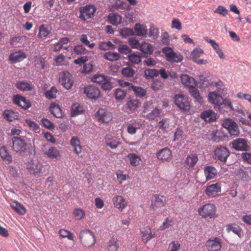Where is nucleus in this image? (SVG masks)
Returning a JSON list of instances; mask_svg holds the SVG:
<instances>
[{
    "label": "nucleus",
    "instance_id": "nucleus-1",
    "mask_svg": "<svg viewBox=\"0 0 251 251\" xmlns=\"http://www.w3.org/2000/svg\"><path fill=\"white\" fill-rule=\"evenodd\" d=\"M79 239L80 244L85 248H91L96 243V237L94 233L88 229L80 231L79 234Z\"/></svg>",
    "mask_w": 251,
    "mask_h": 251
},
{
    "label": "nucleus",
    "instance_id": "nucleus-2",
    "mask_svg": "<svg viewBox=\"0 0 251 251\" xmlns=\"http://www.w3.org/2000/svg\"><path fill=\"white\" fill-rule=\"evenodd\" d=\"M198 212L200 216L204 219H212L217 217L216 207L210 203H207L199 207Z\"/></svg>",
    "mask_w": 251,
    "mask_h": 251
},
{
    "label": "nucleus",
    "instance_id": "nucleus-3",
    "mask_svg": "<svg viewBox=\"0 0 251 251\" xmlns=\"http://www.w3.org/2000/svg\"><path fill=\"white\" fill-rule=\"evenodd\" d=\"M96 11V8L94 5L91 4L81 6L79 8V18L82 21H86L87 19L92 18Z\"/></svg>",
    "mask_w": 251,
    "mask_h": 251
},
{
    "label": "nucleus",
    "instance_id": "nucleus-4",
    "mask_svg": "<svg viewBox=\"0 0 251 251\" xmlns=\"http://www.w3.org/2000/svg\"><path fill=\"white\" fill-rule=\"evenodd\" d=\"M223 126L227 129L231 135L237 136L239 134V130L236 122L230 118H226L222 121Z\"/></svg>",
    "mask_w": 251,
    "mask_h": 251
},
{
    "label": "nucleus",
    "instance_id": "nucleus-5",
    "mask_svg": "<svg viewBox=\"0 0 251 251\" xmlns=\"http://www.w3.org/2000/svg\"><path fill=\"white\" fill-rule=\"evenodd\" d=\"M59 81L67 90L70 89L74 84L73 76L68 71H63L59 74Z\"/></svg>",
    "mask_w": 251,
    "mask_h": 251
},
{
    "label": "nucleus",
    "instance_id": "nucleus-6",
    "mask_svg": "<svg viewBox=\"0 0 251 251\" xmlns=\"http://www.w3.org/2000/svg\"><path fill=\"white\" fill-rule=\"evenodd\" d=\"M174 102L179 109L187 111L190 108V103L188 97L183 94L175 95Z\"/></svg>",
    "mask_w": 251,
    "mask_h": 251
},
{
    "label": "nucleus",
    "instance_id": "nucleus-7",
    "mask_svg": "<svg viewBox=\"0 0 251 251\" xmlns=\"http://www.w3.org/2000/svg\"><path fill=\"white\" fill-rule=\"evenodd\" d=\"M155 154L157 159L162 163L169 162L173 157L172 151L167 147L158 150Z\"/></svg>",
    "mask_w": 251,
    "mask_h": 251
},
{
    "label": "nucleus",
    "instance_id": "nucleus-8",
    "mask_svg": "<svg viewBox=\"0 0 251 251\" xmlns=\"http://www.w3.org/2000/svg\"><path fill=\"white\" fill-rule=\"evenodd\" d=\"M222 244L220 238L212 237L206 242L205 247L207 251H219L221 249Z\"/></svg>",
    "mask_w": 251,
    "mask_h": 251
},
{
    "label": "nucleus",
    "instance_id": "nucleus-9",
    "mask_svg": "<svg viewBox=\"0 0 251 251\" xmlns=\"http://www.w3.org/2000/svg\"><path fill=\"white\" fill-rule=\"evenodd\" d=\"M229 154L230 151L227 148L224 146H220L215 149L213 157L215 159L226 162Z\"/></svg>",
    "mask_w": 251,
    "mask_h": 251
},
{
    "label": "nucleus",
    "instance_id": "nucleus-10",
    "mask_svg": "<svg viewBox=\"0 0 251 251\" xmlns=\"http://www.w3.org/2000/svg\"><path fill=\"white\" fill-rule=\"evenodd\" d=\"M162 50L163 52L165 54L168 61L172 63H178L182 60V56L175 53L170 48H164Z\"/></svg>",
    "mask_w": 251,
    "mask_h": 251
},
{
    "label": "nucleus",
    "instance_id": "nucleus-11",
    "mask_svg": "<svg viewBox=\"0 0 251 251\" xmlns=\"http://www.w3.org/2000/svg\"><path fill=\"white\" fill-rule=\"evenodd\" d=\"M222 183L218 182L208 185L204 190L205 194L209 197H214L219 195L221 192Z\"/></svg>",
    "mask_w": 251,
    "mask_h": 251
},
{
    "label": "nucleus",
    "instance_id": "nucleus-12",
    "mask_svg": "<svg viewBox=\"0 0 251 251\" xmlns=\"http://www.w3.org/2000/svg\"><path fill=\"white\" fill-rule=\"evenodd\" d=\"M84 93L89 99L96 100L100 97V91L94 85H89L84 88Z\"/></svg>",
    "mask_w": 251,
    "mask_h": 251
},
{
    "label": "nucleus",
    "instance_id": "nucleus-13",
    "mask_svg": "<svg viewBox=\"0 0 251 251\" xmlns=\"http://www.w3.org/2000/svg\"><path fill=\"white\" fill-rule=\"evenodd\" d=\"M96 116L99 122L108 123L112 119V114L104 109H99L96 113Z\"/></svg>",
    "mask_w": 251,
    "mask_h": 251
},
{
    "label": "nucleus",
    "instance_id": "nucleus-14",
    "mask_svg": "<svg viewBox=\"0 0 251 251\" xmlns=\"http://www.w3.org/2000/svg\"><path fill=\"white\" fill-rule=\"evenodd\" d=\"M13 149L17 152H21L25 150L26 144L21 137L14 136L12 139Z\"/></svg>",
    "mask_w": 251,
    "mask_h": 251
},
{
    "label": "nucleus",
    "instance_id": "nucleus-15",
    "mask_svg": "<svg viewBox=\"0 0 251 251\" xmlns=\"http://www.w3.org/2000/svg\"><path fill=\"white\" fill-rule=\"evenodd\" d=\"M141 239L144 244H147L149 241L156 237L154 230L147 226L141 230Z\"/></svg>",
    "mask_w": 251,
    "mask_h": 251
},
{
    "label": "nucleus",
    "instance_id": "nucleus-16",
    "mask_svg": "<svg viewBox=\"0 0 251 251\" xmlns=\"http://www.w3.org/2000/svg\"><path fill=\"white\" fill-rule=\"evenodd\" d=\"M166 201V199L164 196L155 195L151 201V207L154 210L163 207L165 206Z\"/></svg>",
    "mask_w": 251,
    "mask_h": 251
},
{
    "label": "nucleus",
    "instance_id": "nucleus-17",
    "mask_svg": "<svg viewBox=\"0 0 251 251\" xmlns=\"http://www.w3.org/2000/svg\"><path fill=\"white\" fill-rule=\"evenodd\" d=\"M232 148L237 151H245L249 149L247 141L243 138H238L232 142Z\"/></svg>",
    "mask_w": 251,
    "mask_h": 251
},
{
    "label": "nucleus",
    "instance_id": "nucleus-18",
    "mask_svg": "<svg viewBox=\"0 0 251 251\" xmlns=\"http://www.w3.org/2000/svg\"><path fill=\"white\" fill-rule=\"evenodd\" d=\"M42 168L43 165L39 162L31 160L27 169L30 174L37 175L42 172Z\"/></svg>",
    "mask_w": 251,
    "mask_h": 251
},
{
    "label": "nucleus",
    "instance_id": "nucleus-19",
    "mask_svg": "<svg viewBox=\"0 0 251 251\" xmlns=\"http://www.w3.org/2000/svg\"><path fill=\"white\" fill-rule=\"evenodd\" d=\"M112 202L114 207L122 211L127 205L126 200L120 195H116L112 198Z\"/></svg>",
    "mask_w": 251,
    "mask_h": 251
},
{
    "label": "nucleus",
    "instance_id": "nucleus-20",
    "mask_svg": "<svg viewBox=\"0 0 251 251\" xmlns=\"http://www.w3.org/2000/svg\"><path fill=\"white\" fill-rule=\"evenodd\" d=\"M105 143L107 147L113 150L117 149L121 144L119 139L111 135L105 136Z\"/></svg>",
    "mask_w": 251,
    "mask_h": 251
},
{
    "label": "nucleus",
    "instance_id": "nucleus-21",
    "mask_svg": "<svg viewBox=\"0 0 251 251\" xmlns=\"http://www.w3.org/2000/svg\"><path fill=\"white\" fill-rule=\"evenodd\" d=\"M14 103L21 106L24 109H27L31 107V104L29 100L24 97L17 95L14 98Z\"/></svg>",
    "mask_w": 251,
    "mask_h": 251
},
{
    "label": "nucleus",
    "instance_id": "nucleus-22",
    "mask_svg": "<svg viewBox=\"0 0 251 251\" xmlns=\"http://www.w3.org/2000/svg\"><path fill=\"white\" fill-rule=\"evenodd\" d=\"M208 100L211 104L220 106L223 104V98L221 95L218 94L216 92H211L208 94Z\"/></svg>",
    "mask_w": 251,
    "mask_h": 251
},
{
    "label": "nucleus",
    "instance_id": "nucleus-23",
    "mask_svg": "<svg viewBox=\"0 0 251 251\" xmlns=\"http://www.w3.org/2000/svg\"><path fill=\"white\" fill-rule=\"evenodd\" d=\"M43 151L48 157L51 159H57L60 156V151L54 147L45 148Z\"/></svg>",
    "mask_w": 251,
    "mask_h": 251
},
{
    "label": "nucleus",
    "instance_id": "nucleus-24",
    "mask_svg": "<svg viewBox=\"0 0 251 251\" xmlns=\"http://www.w3.org/2000/svg\"><path fill=\"white\" fill-rule=\"evenodd\" d=\"M26 58V54L22 51L11 53L9 57V60L12 63H16L23 61Z\"/></svg>",
    "mask_w": 251,
    "mask_h": 251
},
{
    "label": "nucleus",
    "instance_id": "nucleus-25",
    "mask_svg": "<svg viewBox=\"0 0 251 251\" xmlns=\"http://www.w3.org/2000/svg\"><path fill=\"white\" fill-rule=\"evenodd\" d=\"M204 173L207 180L215 178L217 175V170L212 166H208L204 168Z\"/></svg>",
    "mask_w": 251,
    "mask_h": 251
},
{
    "label": "nucleus",
    "instance_id": "nucleus-26",
    "mask_svg": "<svg viewBox=\"0 0 251 251\" xmlns=\"http://www.w3.org/2000/svg\"><path fill=\"white\" fill-rule=\"evenodd\" d=\"M201 118L205 122H212L216 120V114L211 110H207L201 114Z\"/></svg>",
    "mask_w": 251,
    "mask_h": 251
},
{
    "label": "nucleus",
    "instance_id": "nucleus-27",
    "mask_svg": "<svg viewBox=\"0 0 251 251\" xmlns=\"http://www.w3.org/2000/svg\"><path fill=\"white\" fill-rule=\"evenodd\" d=\"M180 78L181 83L189 88L193 86H195L197 84V82L195 79L187 75H182Z\"/></svg>",
    "mask_w": 251,
    "mask_h": 251
},
{
    "label": "nucleus",
    "instance_id": "nucleus-28",
    "mask_svg": "<svg viewBox=\"0 0 251 251\" xmlns=\"http://www.w3.org/2000/svg\"><path fill=\"white\" fill-rule=\"evenodd\" d=\"M50 113L56 118H62L63 117V113L60 106L56 103H52L50 107Z\"/></svg>",
    "mask_w": 251,
    "mask_h": 251
},
{
    "label": "nucleus",
    "instance_id": "nucleus-29",
    "mask_svg": "<svg viewBox=\"0 0 251 251\" xmlns=\"http://www.w3.org/2000/svg\"><path fill=\"white\" fill-rule=\"evenodd\" d=\"M126 158L130 164L133 167L139 165L141 161L140 157L135 153H130L127 155Z\"/></svg>",
    "mask_w": 251,
    "mask_h": 251
},
{
    "label": "nucleus",
    "instance_id": "nucleus-30",
    "mask_svg": "<svg viewBox=\"0 0 251 251\" xmlns=\"http://www.w3.org/2000/svg\"><path fill=\"white\" fill-rule=\"evenodd\" d=\"M70 143L71 146L74 148V152L77 154H79L82 151V147L80 145V140L78 137L76 136H73L71 141Z\"/></svg>",
    "mask_w": 251,
    "mask_h": 251
},
{
    "label": "nucleus",
    "instance_id": "nucleus-31",
    "mask_svg": "<svg viewBox=\"0 0 251 251\" xmlns=\"http://www.w3.org/2000/svg\"><path fill=\"white\" fill-rule=\"evenodd\" d=\"M198 161V156L196 153H191L188 155L186 160L185 164L189 168H193Z\"/></svg>",
    "mask_w": 251,
    "mask_h": 251
},
{
    "label": "nucleus",
    "instance_id": "nucleus-32",
    "mask_svg": "<svg viewBox=\"0 0 251 251\" xmlns=\"http://www.w3.org/2000/svg\"><path fill=\"white\" fill-rule=\"evenodd\" d=\"M0 156L6 163L9 164L11 162L12 156L5 147L3 146L0 148Z\"/></svg>",
    "mask_w": 251,
    "mask_h": 251
},
{
    "label": "nucleus",
    "instance_id": "nucleus-33",
    "mask_svg": "<svg viewBox=\"0 0 251 251\" xmlns=\"http://www.w3.org/2000/svg\"><path fill=\"white\" fill-rule=\"evenodd\" d=\"M107 19L110 24L117 25L122 23V17L119 14L112 13L109 14Z\"/></svg>",
    "mask_w": 251,
    "mask_h": 251
},
{
    "label": "nucleus",
    "instance_id": "nucleus-34",
    "mask_svg": "<svg viewBox=\"0 0 251 251\" xmlns=\"http://www.w3.org/2000/svg\"><path fill=\"white\" fill-rule=\"evenodd\" d=\"M3 117L7 120L11 122L18 119V112H15L12 110H5L3 114Z\"/></svg>",
    "mask_w": 251,
    "mask_h": 251
},
{
    "label": "nucleus",
    "instance_id": "nucleus-35",
    "mask_svg": "<svg viewBox=\"0 0 251 251\" xmlns=\"http://www.w3.org/2000/svg\"><path fill=\"white\" fill-rule=\"evenodd\" d=\"M189 92L195 100L199 103L201 104L203 102L202 98L201 96L199 90H198L195 86H193L189 88Z\"/></svg>",
    "mask_w": 251,
    "mask_h": 251
},
{
    "label": "nucleus",
    "instance_id": "nucleus-36",
    "mask_svg": "<svg viewBox=\"0 0 251 251\" xmlns=\"http://www.w3.org/2000/svg\"><path fill=\"white\" fill-rule=\"evenodd\" d=\"M136 34L138 36L146 37L147 36V29L145 25L139 23L136 24L134 26Z\"/></svg>",
    "mask_w": 251,
    "mask_h": 251
},
{
    "label": "nucleus",
    "instance_id": "nucleus-37",
    "mask_svg": "<svg viewBox=\"0 0 251 251\" xmlns=\"http://www.w3.org/2000/svg\"><path fill=\"white\" fill-rule=\"evenodd\" d=\"M139 49L142 52L148 54H151L153 51L151 45L146 42L142 43L140 44Z\"/></svg>",
    "mask_w": 251,
    "mask_h": 251
},
{
    "label": "nucleus",
    "instance_id": "nucleus-38",
    "mask_svg": "<svg viewBox=\"0 0 251 251\" xmlns=\"http://www.w3.org/2000/svg\"><path fill=\"white\" fill-rule=\"evenodd\" d=\"M11 207L20 215H23L26 212L25 208L17 201H13L11 203Z\"/></svg>",
    "mask_w": 251,
    "mask_h": 251
},
{
    "label": "nucleus",
    "instance_id": "nucleus-39",
    "mask_svg": "<svg viewBox=\"0 0 251 251\" xmlns=\"http://www.w3.org/2000/svg\"><path fill=\"white\" fill-rule=\"evenodd\" d=\"M228 231H232L238 236L239 237L241 238L243 236V232L241 228L235 225L231 224L229 225L227 227Z\"/></svg>",
    "mask_w": 251,
    "mask_h": 251
},
{
    "label": "nucleus",
    "instance_id": "nucleus-40",
    "mask_svg": "<svg viewBox=\"0 0 251 251\" xmlns=\"http://www.w3.org/2000/svg\"><path fill=\"white\" fill-rule=\"evenodd\" d=\"M158 75V70L155 69H147L144 71V76L147 79L153 78Z\"/></svg>",
    "mask_w": 251,
    "mask_h": 251
},
{
    "label": "nucleus",
    "instance_id": "nucleus-41",
    "mask_svg": "<svg viewBox=\"0 0 251 251\" xmlns=\"http://www.w3.org/2000/svg\"><path fill=\"white\" fill-rule=\"evenodd\" d=\"M46 60L41 56H36L35 57L34 64L35 67L40 69H44L45 67Z\"/></svg>",
    "mask_w": 251,
    "mask_h": 251
},
{
    "label": "nucleus",
    "instance_id": "nucleus-42",
    "mask_svg": "<svg viewBox=\"0 0 251 251\" xmlns=\"http://www.w3.org/2000/svg\"><path fill=\"white\" fill-rule=\"evenodd\" d=\"M103 57L107 60L114 61L118 60L120 58V55L117 52L108 51L104 54Z\"/></svg>",
    "mask_w": 251,
    "mask_h": 251
},
{
    "label": "nucleus",
    "instance_id": "nucleus-43",
    "mask_svg": "<svg viewBox=\"0 0 251 251\" xmlns=\"http://www.w3.org/2000/svg\"><path fill=\"white\" fill-rule=\"evenodd\" d=\"M140 104L139 100L135 99L128 100L126 105L130 110H135L139 106Z\"/></svg>",
    "mask_w": 251,
    "mask_h": 251
},
{
    "label": "nucleus",
    "instance_id": "nucleus-44",
    "mask_svg": "<svg viewBox=\"0 0 251 251\" xmlns=\"http://www.w3.org/2000/svg\"><path fill=\"white\" fill-rule=\"evenodd\" d=\"M122 75L126 77H132L135 74V71L129 67H126L122 69Z\"/></svg>",
    "mask_w": 251,
    "mask_h": 251
},
{
    "label": "nucleus",
    "instance_id": "nucleus-45",
    "mask_svg": "<svg viewBox=\"0 0 251 251\" xmlns=\"http://www.w3.org/2000/svg\"><path fill=\"white\" fill-rule=\"evenodd\" d=\"M83 111V107L77 103L73 104L71 108V116L73 117L76 116L81 114Z\"/></svg>",
    "mask_w": 251,
    "mask_h": 251
},
{
    "label": "nucleus",
    "instance_id": "nucleus-46",
    "mask_svg": "<svg viewBox=\"0 0 251 251\" xmlns=\"http://www.w3.org/2000/svg\"><path fill=\"white\" fill-rule=\"evenodd\" d=\"M163 83L158 78L153 80L151 84V89L155 92L163 88Z\"/></svg>",
    "mask_w": 251,
    "mask_h": 251
},
{
    "label": "nucleus",
    "instance_id": "nucleus-47",
    "mask_svg": "<svg viewBox=\"0 0 251 251\" xmlns=\"http://www.w3.org/2000/svg\"><path fill=\"white\" fill-rule=\"evenodd\" d=\"M108 76L103 75H94L92 78V81L101 85L107 79Z\"/></svg>",
    "mask_w": 251,
    "mask_h": 251
},
{
    "label": "nucleus",
    "instance_id": "nucleus-48",
    "mask_svg": "<svg viewBox=\"0 0 251 251\" xmlns=\"http://www.w3.org/2000/svg\"><path fill=\"white\" fill-rule=\"evenodd\" d=\"M211 140L216 142H219L223 140L222 133L219 130L212 131L211 135Z\"/></svg>",
    "mask_w": 251,
    "mask_h": 251
},
{
    "label": "nucleus",
    "instance_id": "nucleus-49",
    "mask_svg": "<svg viewBox=\"0 0 251 251\" xmlns=\"http://www.w3.org/2000/svg\"><path fill=\"white\" fill-rule=\"evenodd\" d=\"M16 87L18 89L22 91H31L32 87L31 85L27 82L20 81L17 83Z\"/></svg>",
    "mask_w": 251,
    "mask_h": 251
},
{
    "label": "nucleus",
    "instance_id": "nucleus-50",
    "mask_svg": "<svg viewBox=\"0 0 251 251\" xmlns=\"http://www.w3.org/2000/svg\"><path fill=\"white\" fill-rule=\"evenodd\" d=\"M139 53L136 51L135 53L128 54V57L129 60L133 63L138 64L141 61V59L139 55Z\"/></svg>",
    "mask_w": 251,
    "mask_h": 251
},
{
    "label": "nucleus",
    "instance_id": "nucleus-51",
    "mask_svg": "<svg viewBox=\"0 0 251 251\" xmlns=\"http://www.w3.org/2000/svg\"><path fill=\"white\" fill-rule=\"evenodd\" d=\"M73 214L76 220H80L85 217V212L81 208H75L74 210Z\"/></svg>",
    "mask_w": 251,
    "mask_h": 251
},
{
    "label": "nucleus",
    "instance_id": "nucleus-52",
    "mask_svg": "<svg viewBox=\"0 0 251 251\" xmlns=\"http://www.w3.org/2000/svg\"><path fill=\"white\" fill-rule=\"evenodd\" d=\"M50 33L48 26L42 25L39 28L38 36L40 37H46Z\"/></svg>",
    "mask_w": 251,
    "mask_h": 251
},
{
    "label": "nucleus",
    "instance_id": "nucleus-53",
    "mask_svg": "<svg viewBox=\"0 0 251 251\" xmlns=\"http://www.w3.org/2000/svg\"><path fill=\"white\" fill-rule=\"evenodd\" d=\"M126 95V93L120 88H117L114 91V97L116 100H123Z\"/></svg>",
    "mask_w": 251,
    "mask_h": 251
},
{
    "label": "nucleus",
    "instance_id": "nucleus-54",
    "mask_svg": "<svg viewBox=\"0 0 251 251\" xmlns=\"http://www.w3.org/2000/svg\"><path fill=\"white\" fill-rule=\"evenodd\" d=\"M118 247L117 241L113 238H112L108 242L107 249L109 251H117Z\"/></svg>",
    "mask_w": 251,
    "mask_h": 251
},
{
    "label": "nucleus",
    "instance_id": "nucleus-55",
    "mask_svg": "<svg viewBox=\"0 0 251 251\" xmlns=\"http://www.w3.org/2000/svg\"><path fill=\"white\" fill-rule=\"evenodd\" d=\"M131 89L138 97H143L145 96L147 93L146 90L141 87H136L131 85Z\"/></svg>",
    "mask_w": 251,
    "mask_h": 251
},
{
    "label": "nucleus",
    "instance_id": "nucleus-56",
    "mask_svg": "<svg viewBox=\"0 0 251 251\" xmlns=\"http://www.w3.org/2000/svg\"><path fill=\"white\" fill-rule=\"evenodd\" d=\"M180 250V244L178 241H172L171 242L167 250V251H179Z\"/></svg>",
    "mask_w": 251,
    "mask_h": 251
},
{
    "label": "nucleus",
    "instance_id": "nucleus-57",
    "mask_svg": "<svg viewBox=\"0 0 251 251\" xmlns=\"http://www.w3.org/2000/svg\"><path fill=\"white\" fill-rule=\"evenodd\" d=\"M57 92V89L54 87L52 86L50 88V89L49 90H48L46 93L45 96L46 98L49 99H53L56 98V93Z\"/></svg>",
    "mask_w": 251,
    "mask_h": 251
},
{
    "label": "nucleus",
    "instance_id": "nucleus-58",
    "mask_svg": "<svg viewBox=\"0 0 251 251\" xmlns=\"http://www.w3.org/2000/svg\"><path fill=\"white\" fill-rule=\"evenodd\" d=\"M161 112L160 109L156 108L149 113L147 116L149 120H154L160 116Z\"/></svg>",
    "mask_w": 251,
    "mask_h": 251
},
{
    "label": "nucleus",
    "instance_id": "nucleus-59",
    "mask_svg": "<svg viewBox=\"0 0 251 251\" xmlns=\"http://www.w3.org/2000/svg\"><path fill=\"white\" fill-rule=\"evenodd\" d=\"M101 87L104 91H109L112 89L113 85L108 77L101 85Z\"/></svg>",
    "mask_w": 251,
    "mask_h": 251
},
{
    "label": "nucleus",
    "instance_id": "nucleus-60",
    "mask_svg": "<svg viewBox=\"0 0 251 251\" xmlns=\"http://www.w3.org/2000/svg\"><path fill=\"white\" fill-rule=\"evenodd\" d=\"M128 44L134 49H139L141 44L135 37L129 38Z\"/></svg>",
    "mask_w": 251,
    "mask_h": 251
},
{
    "label": "nucleus",
    "instance_id": "nucleus-61",
    "mask_svg": "<svg viewBox=\"0 0 251 251\" xmlns=\"http://www.w3.org/2000/svg\"><path fill=\"white\" fill-rule=\"evenodd\" d=\"M60 235L63 238H67L70 240H73L74 238V235L70 231L64 229H60L59 232Z\"/></svg>",
    "mask_w": 251,
    "mask_h": 251
},
{
    "label": "nucleus",
    "instance_id": "nucleus-62",
    "mask_svg": "<svg viewBox=\"0 0 251 251\" xmlns=\"http://www.w3.org/2000/svg\"><path fill=\"white\" fill-rule=\"evenodd\" d=\"M25 123L30 127L32 130L36 132H38V131L40 130L39 125L34 121H32L30 119L25 120Z\"/></svg>",
    "mask_w": 251,
    "mask_h": 251
},
{
    "label": "nucleus",
    "instance_id": "nucleus-63",
    "mask_svg": "<svg viewBox=\"0 0 251 251\" xmlns=\"http://www.w3.org/2000/svg\"><path fill=\"white\" fill-rule=\"evenodd\" d=\"M80 41L82 43L84 44L85 45L88 46L90 49H92L95 47V43H90V42L88 41L87 37L86 35L85 34H82L81 35Z\"/></svg>",
    "mask_w": 251,
    "mask_h": 251
},
{
    "label": "nucleus",
    "instance_id": "nucleus-64",
    "mask_svg": "<svg viewBox=\"0 0 251 251\" xmlns=\"http://www.w3.org/2000/svg\"><path fill=\"white\" fill-rule=\"evenodd\" d=\"M121 35L124 38L127 37L129 36L134 35V32L131 28H123L120 31Z\"/></svg>",
    "mask_w": 251,
    "mask_h": 251
}]
</instances>
